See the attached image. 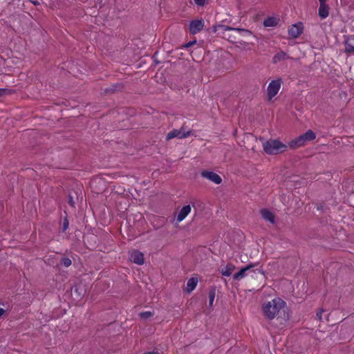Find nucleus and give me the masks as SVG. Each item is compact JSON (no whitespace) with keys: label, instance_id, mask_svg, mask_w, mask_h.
Returning a JSON list of instances; mask_svg holds the SVG:
<instances>
[{"label":"nucleus","instance_id":"nucleus-33","mask_svg":"<svg viewBox=\"0 0 354 354\" xmlns=\"http://www.w3.org/2000/svg\"><path fill=\"white\" fill-rule=\"evenodd\" d=\"M327 0H319V4H326Z\"/></svg>","mask_w":354,"mask_h":354},{"label":"nucleus","instance_id":"nucleus-32","mask_svg":"<svg viewBox=\"0 0 354 354\" xmlns=\"http://www.w3.org/2000/svg\"><path fill=\"white\" fill-rule=\"evenodd\" d=\"M5 313V310L0 308V317H1Z\"/></svg>","mask_w":354,"mask_h":354},{"label":"nucleus","instance_id":"nucleus-26","mask_svg":"<svg viewBox=\"0 0 354 354\" xmlns=\"http://www.w3.org/2000/svg\"><path fill=\"white\" fill-rule=\"evenodd\" d=\"M10 94V91L7 88H0V97Z\"/></svg>","mask_w":354,"mask_h":354},{"label":"nucleus","instance_id":"nucleus-30","mask_svg":"<svg viewBox=\"0 0 354 354\" xmlns=\"http://www.w3.org/2000/svg\"><path fill=\"white\" fill-rule=\"evenodd\" d=\"M196 42V40L192 41H189L188 43H187V44L185 45V48H189V47L192 46L193 44H194Z\"/></svg>","mask_w":354,"mask_h":354},{"label":"nucleus","instance_id":"nucleus-21","mask_svg":"<svg viewBox=\"0 0 354 354\" xmlns=\"http://www.w3.org/2000/svg\"><path fill=\"white\" fill-rule=\"evenodd\" d=\"M119 87H120V88H122V86L120 84H113L109 87L106 88L104 89V92L106 93H114L118 90Z\"/></svg>","mask_w":354,"mask_h":354},{"label":"nucleus","instance_id":"nucleus-23","mask_svg":"<svg viewBox=\"0 0 354 354\" xmlns=\"http://www.w3.org/2000/svg\"><path fill=\"white\" fill-rule=\"evenodd\" d=\"M72 263L71 260L68 257H64L61 259V264L64 267H69Z\"/></svg>","mask_w":354,"mask_h":354},{"label":"nucleus","instance_id":"nucleus-20","mask_svg":"<svg viewBox=\"0 0 354 354\" xmlns=\"http://www.w3.org/2000/svg\"><path fill=\"white\" fill-rule=\"evenodd\" d=\"M216 296V287L212 286L209 288L208 297H209V306L212 307Z\"/></svg>","mask_w":354,"mask_h":354},{"label":"nucleus","instance_id":"nucleus-34","mask_svg":"<svg viewBox=\"0 0 354 354\" xmlns=\"http://www.w3.org/2000/svg\"><path fill=\"white\" fill-rule=\"evenodd\" d=\"M154 62H156V64H158L160 63L157 59H154Z\"/></svg>","mask_w":354,"mask_h":354},{"label":"nucleus","instance_id":"nucleus-1","mask_svg":"<svg viewBox=\"0 0 354 354\" xmlns=\"http://www.w3.org/2000/svg\"><path fill=\"white\" fill-rule=\"evenodd\" d=\"M263 312L268 319L272 320L274 317L281 319V324L283 322H286L289 318L288 308L286 303L281 298L276 297L272 301L263 304Z\"/></svg>","mask_w":354,"mask_h":354},{"label":"nucleus","instance_id":"nucleus-14","mask_svg":"<svg viewBox=\"0 0 354 354\" xmlns=\"http://www.w3.org/2000/svg\"><path fill=\"white\" fill-rule=\"evenodd\" d=\"M190 212L191 206L189 205L183 206L177 216V221L180 222L184 220L185 217L190 213Z\"/></svg>","mask_w":354,"mask_h":354},{"label":"nucleus","instance_id":"nucleus-16","mask_svg":"<svg viewBox=\"0 0 354 354\" xmlns=\"http://www.w3.org/2000/svg\"><path fill=\"white\" fill-rule=\"evenodd\" d=\"M354 40V35L347 37L344 40L345 53H353L354 46L349 42V41Z\"/></svg>","mask_w":354,"mask_h":354},{"label":"nucleus","instance_id":"nucleus-31","mask_svg":"<svg viewBox=\"0 0 354 354\" xmlns=\"http://www.w3.org/2000/svg\"><path fill=\"white\" fill-rule=\"evenodd\" d=\"M142 354H158V352L157 351H147V352H145L144 353Z\"/></svg>","mask_w":354,"mask_h":354},{"label":"nucleus","instance_id":"nucleus-10","mask_svg":"<svg viewBox=\"0 0 354 354\" xmlns=\"http://www.w3.org/2000/svg\"><path fill=\"white\" fill-rule=\"evenodd\" d=\"M130 259L132 262L138 265H142L145 262L143 254L138 250H133L131 253Z\"/></svg>","mask_w":354,"mask_h":354},{"label":"nucleus","instance_id":"nucleus-4","mask_svg":"<svg viewBox=\"0 0 354 354\" xmlns=\"http://www.w3.org/2000/svg\"><path fill=\"white\" fill-rule=\"evenodd\" d=\"M192 134V131L189 130L187 131H185L184 127H181L179 129H173L169 131L166 136V140H169L174 138H177L179 139H183L189 137Z\"/></svg>","mask_w":354,"mask_h":354},{"label":"nucleus","instance_id":"nucleus-13","mask_svg":"<svg viewBox=\"0 0 354 354\" xmlns=\"http://www.w3.org/2000/svg\"><path fill=\"white\" fill-rule=\"evenodd\" d=\"M291 59V57L284 51L281 50L274 55L272 57V63L277 64L279 62Z\"/></svg>","mask_w":354,"mask_h":354},{"label":"nucleus","instance_id":"nucleus-15","mask_svg":"<svg viewBox=\"0 0 354 354\" xmlns=\"http://www.w3.org/2000/svg\"><path fill=\"white\" fill-rule=\"evenodd\" d=\"M318 15L322 19L327 18L329 15V6L327 4H319Z\"/></svg>","mask_w":354,"mask_h":354},{"label":"nucleus","instance_id":"nucleus-24","mask_svg":"<svg viewBox=\"0 0 354 354\" xmlns=\"http://www.w3.org/2000/svg\"><path fill=\"white\" fill-rule=\"evenodd\" d=\"M68 225H69V221L68 220L67 216H65L63 219L62 224V232H65L68 228Z\"/></svg>","mask_w":354,"mask_h":354},{"label":"nucleus","instance_id":"nucleus-12","mask_svg":"<svg viewBox=\"0 0 354 354\" xmlns=\"http://www.w3.org/2000/svg\"><path fill=\"white\" fill-rule=\"evenodd\" d=\"M260 213H261L262 218L265 221H269L272 224L274 223V221H275L274 214L272 212H270L269 209H262L260 211Z\"/></svg>","mask_w":354,"mask_h":354},{"label":"nucleus","instance_id":"nucleus-27","mask_svg":"<svg viewBox=\"0 0 354 354\" xmlns=\"http://www.w3.org/2000/svg\"><path fill=\"white\" fill-rule=\"evenodd\" d=\"M194 3L199 6H203L205 3V0H194Z\"/></svg>","mask_w":354,"mask_h":354},{"label":"nucleus","instance_id":"nucleus-29","mask_svg":"<svg viewBox=\"0 0 354 354\" xmlns=\"http://www.w3.org/2000/svg\"><path fill=\"white\" fill-rule=\"evenodd\" d=\"M316 209H317V210H318V211H322V210H323V209H324V205H323V204H322V203L317 204V205H316Z\"/></svg>","mask_w":354,"mask_h":354},{"label":"nucleus","instance_id":"nucleus-25","mask_svg":"<svg viewBox=\"0 0 354 354\" xmlns=\"http://www.w3.org/2000/svg\"><path fill=\"white\" fill-rule=\"evenodd\" d=\"M68 203L71 207H75V201H74L73 196V194H72V192H69V193H68Z\"/></svg>","mask_w":354,"mask_h":354},{"label":"nucleus","instance_id":"nucleus-8","mask_svg":"<svg viewBox=\"0 0 354 354\" xmlns=\"http://www.w3.org/2000/svg\"><path fill=\"white\" fill-rule=\"evenodd\" d=\"M304 31V26L301 22H298L292 25L288 29V35L293 39H296L300 36Z\"/></svg>","mask_w":354,"mask_h":354},{"label":"nucleus","instance_id":"nucleus-18","mask_svg":"<svg viewBox=\"0 0 354 354\" xmlns=\"http://www.w3.org/2000/svg\"><path fill=\"white\" fill-rule=\"evenodd\" d=\"M279 23V19L275 17H268L263 21V25L266 27H274Z\"/></svg>","mask_w":354,"mask_h":354},{"label":"nucleus","instance_id":"nucleus-7","mask_svg":"<svg viewBox=\"0 0 354 354\" xmlns=\"http://www.w3.org/2000/svg\"><path fill=\"white\" fill-rule=\"evenodd\" d=\"M201 176L203 178H206L216 185H218V184L221 183V182H222L221 177L216 173L212 171H209V170H206V169L203 170L201 172Z\"/></svg>","mask_w":354,"mask_h":354},{"label":"nucleus","instance_id":"nucleus-5","mask_svg":"<svg viewBox=\"0 0 354 354\" xmlns=\"http://www.w3.org/2000/svg\"><path fill=\"white\" fill-rule=\"evenodd\" d=\"M219 30H221L223 31L227 30H234L236 31L241 34H247V35H252V32L244 28H232L230 26H225V25H215L212 26V32L214 33L216 32Z\"/></svg>","mask_w":354,"mask_h":354},{"label":"nucleus","instance_id":"nucleus-17","mask_svg":"<svg viewBox=\"0 0 354 354\" xmlns=\"http://www.w3.org/2000/svg\"><path fill=\"white\" fill-rule=\"evenodd\" d=\"M198 283V278L197 277H191L188 279L187 282L186 291L188 293L192 292L196 287Z\"/></svg>","mask_w":354,"mask_h":354},{"label":"nucleus","instance_id":"nucleus-6","mask_svg":"<svg viewBox=\"0 0 354 354\" xmlns=\"http://www.w3.org/2000/svg\"><path fill=\"white\" fill-rule=\"evenodd\" d=\"M281 79L274 80H272L268 84L267 92L270 100L277 94L281 87Z\"/></svg>","mask_w":354,"mask_h":354},{"label":"nucleus","instance_id":"nucleus-9","mask_svg":"<svg viewBox=\"0 0 354 354\" xmlns=\"http://www.w3.org/2000/svg\"><path fill=\"white\" fill-rule=\"evenodd\" d=\"M204 26V21L201 19L193 20L189 24V32L190 33L195 35L199 32Z\"/></svg>","mask_w":354,"mask_h":354},{"label":"nucleus","instance_id":"nucleus-19","mask_svg":"<svg viewBox=\"0 0 354 354\" xmlns=\"http://www.w3.org/2000/svg\"><path fill=\"white\" fill-rule=\"evenodd\" d=\"M235 269V266L231 263H228L226 266L221 270V274L223 276L229 277L232 274V272Z\"/></svg>","mask_w":354,"mask_h":354},{"label":"nucleus","instance_id":"nucleus-3","mask_svg":"<svg viewBox=\"0 0 354 354\" xmlns=\"http://www.w3.org/2000/svg\"><path fill=\"white\" fill-rule=\"evenodd\" d=\"M315 138L316 134L315 132L309 129L306 133L291 140L288 145L291 149H297L304 146L307 142L314 140Z\"/></svg>","mask_w":354,"mask_h":354},{"label":"nucleus","instance_id":"nucleus-11","mask_svg":"<svg viewBox=\"0 0 354 354\" xmlns=\"http://www.w3.org/2000/svg\"><path fill=\"white\" fill-rule=\"evenodd\" d=\"M254 266L253 264L248 265L247 266L241 268L238 272L234 274L233 279L234 280H240L243 278H244L246 276V272L250 271L251 268H253ZM251 272H254V270H252Z\"/></svg>","mask_w":354,"mask_h":354},{"label":"nucleus","instance_id":"nucleus-28","mask_svg":"<svg viewBox=\"0 0 354 354\" xmlns=\"http://www.w3.org/2000/svg\"><path fill=\"white\" fill-rule=\"evenodd\" d=\"M324 310L323 309H320L317 313L316 317L320 321L322 320V314Z\"/></svg>","mask_w":354,"mask_h":354},{"label":"nucleus","instance_id":"nucleus-35","mask_svg":"<svg viewBox=\"0 0 354 354\" xmlns=\"http://www.w3.org/2000/svg\"><path fill=\"white\" fill-rule=\"evenodd\" d=\"M156 53H156L153 55V58H155V56H156Z\"/></svg>","mask_w":354,"mask_h":354},{"label":"nucleus","instance_id":"nucleus-22","mask_svg":"<svg viewBox=\"0 0 354 354\" xmlns=\"http://www.w3.org/2000/svg\"><path fill=\"white\" fill-rule=\"evenodd\" d=\"M153 315V313H151V311H145V312H141L139 314V316L140 318H142L143 319H147L152 317Z\"/></svg>","mask_w":354,"mask_h":354},{"label":"nucleus","instance_id":"nucleus-2","mask_svg":"<svg viewBox=\"0 0 354 354\" xmlns=\"http://www.w3.org/2000/svg\"><path fill=\"white\" fill-rule=\"evenodd\" d=\"M288 146L278 139H270L263 143V149L266 153L277 155L287 150Z\"/></svg>","mask_w":354,"mask_h":354}]
</instances>
